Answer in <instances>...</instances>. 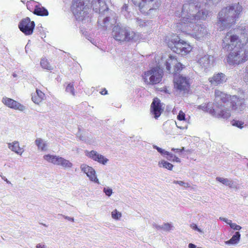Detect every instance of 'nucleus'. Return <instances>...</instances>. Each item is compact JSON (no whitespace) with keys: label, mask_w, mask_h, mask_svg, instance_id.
<instances>
[{"label":"nucleus","mask_w":248,"mask_h":248,"mask_svg":"<svg viewBox=\"0 0 248 248\" xmlns=\"http://www.w3.org/2000/svg\"><path fill=\"white\" fill-rule=\"evenodd\" d=\"M220 0H188L183 7L181 21L177 25L182 32L199 40H203L208 36L206 27L203 24H196L198 20H204L208 11L204 6L217 3Z\"/></svg>","instance_id":"f257e3e1"},{"label":"nucleus","mask_w":248,"mask_h":248,"mask_svg":"<svg viewBox=\"0 0 248 248\" xmlns=\"http://www.w3.org/2000/svg\"><path fill=\"white\" fill-rule=\"evenodd\" d=\"M90 7L99 14H102L108 10L104 0H92L91 5L90 0H74L72 11L77 20L84 21L87 19L88 21Z\"/></svg>","instance_id":"f03ea898"},{"label":"nucleus","mask_w":248,"mask_h":248,"mask_svg":"<svg viewBox=\"0 0 248 248\" xmlns=\"http://www.w3.org/2000/svg\"><path fill=\"white\" fill-rule=\"evenodd\" d=\"M242 11V7L239 3L223 8L218 13L217 26L220 30L229 27L234 23Z\"/></svg>","instance_id":"7ed1b4c3"},{"label":"nucleus","mask_w":248,"mask_h":248,"mask_svg":"<svg viewBox=\"0 0 248 248\" xmlns=\"http://www.w3.org/2000/svg\"><path fill=\"white\" fill-rule=\"evenodd\" d=\"M112 35L113 38L119 42H136L141 39V34L119 25L113 27Z\"/></svg>","instance_id":"20e7f679"},{"label":"nucleus","mask_w":248,"mask_h":248,"mask_svg":"<svg viewBox=\"0 0 248 248\" xmlns=\"http://www.w3.org/2000/svg\"><path fill=\"white\" fill-rule=\"evenodd\" d=\"M248 60V46L241 43L236 46L227 57L230 65L239 64Z\"/></svg>","instance_id":"39448f33"},{"label":"nucleus","mask_w":248,"mask_h":248,"mask_svg":"<svg viewBox=\"0 0 248 248\" xmlns=\"http://www.w3.org/2000/svg\"><path fill=\"white\" fill-rule=\"evenodd\" d=\"M168 46L173 51L182 55H185L190 52L191 46L187 42L181 40L177 35L171 37L170 40L168 43Z\"/></svg>","instance_id":"423d86ee"},{"label":"nucleus","mask_w":248,"mask_h":248,"mask_svg":"<svg viewBox=\"0 0 248 248\" xmlns=\"http://www.w3.org/2000/svg\"><path fill=\"white\" fill-rule=\"evenodd\" d=\"M163 75V70L159 65L144 72L142 75V79L146 85H155L162 80Z\"/></svg>","instance_id":"0eeeda50"},{"label":"nucleus","mask_w":248,"mask_h":248,"mask_svg":"<svg viewBox=\"0 0 248 248\" xmlns=\"http://www.w3.org/2000/svg\"><path fill=\"white\" fill-rule=\"evenodd\" d=\"M159 66L164 64L167 70L169 73H177L182 68V64L178 62L175 56L165 54L161 57L160 62H159Z\"/></svg>","instance_id":"6e6552de"},{"label":"nucleus","mask_w":248,"mask_h":248,"mask_svg":"<svg viewBox=\"0 0 248 248\" xmlns=\"http://www.w3.org/2000/svg\"><path fill=\"white\" fill-rule=\"evenodd\" d=\"M134 4L138 5L140 11L149 15L151 12L158 8L161 3L160 0H132Z\"/></svg>","instance_id":"1a4fd4ad"},{"label":"nucleus","mask_w":248,"mask_h":248,"mask_svg":"<svg viewBox=\"0 0 248 248\" xmlns=\"http://www.w3.org/2000/svg\"><path fill=\"white\" fill-rule=\"evenodd\" d=\"M198 108L206 111L213 116L223 120H227L231 116L230 111L225 109V108L222 109L218 107V110H216V108H210L209 104L200 105L198 106Z\"/></svg>","instance_id":"9d476101"},{"label":"nucleus","mask_w":248,"mask_h":248,"mask_svg":"<svg viewBox=\"0 0 248 248\" xmlns=\"http://www.w3.org/2000/svg\"><path fill=\"white\" fill-rule=\"evenodd\" d=\"M44 160L54 165L61 166L64 169H70L73 166V163L69 160L59 155L47 154L43 156Z\"/></svg>","instance_id":"9b49d317"},{"label":"nucleus","mask_w":248,"mask_h":248,"mask_svg":"<svg viewBox=\"0 0 248 248\" xmlns=\"http://www.w3.org/2000/svg\"><path fill=\"white\" fill-rule=\"evenodd\" d=\"M222 41L223 48L228 51L233 50L241 43L232 31L227 32Z\"/></svg>","instance_id":"f8f14e48"},{"label":"nucleus","mask_w":248,"mask_h":248,"mask_svg":"<svg viewBox=\"0 0 248 248\" xmlns=\"http://www.w3.org/2000/svg\"><path fill=\"white\" fill-rule=\"evenodd\" d=\"M215 96L216 110H218V107L222 109L225 108V109H228L231 111L226 106L227 105V102L230 101V98L232 96L218 90H216L215 91Z\"/></svg>","instance_id":"ddd939ff"},{"label":"nucleus","mask_w":248,"mask_h":248,"mask_svg":"<svg viewBox=\"0 0 248 248\" xmlns=\"http://www.w3.org/2000/svg\"><path fill=\"white\" fill-rule=\"evenodd\" d=\"M174 88L180 92L187 91L189 87V79L182 76H175L174 78Z\"/></svg>","instance_id":"4468645a"},{"label":"nucleus","mask_w":248,"mask_h":248,"mask_svg":"<svg viewBox=\"0 0 248 248\" xmlns=\"http://www.w3.org/2000/svg\"><path fill=\"white\" fill-rule=\"evenodd\" d=\"M230 102L232 109L238 112L243 111L247 108L245 100L244 98L233 95L230 98Z\"/></svg>","instance_id":"2eb2a0df"},{"label":"nucleus","mask_w":248,"mask_h":248,"mask_svg":"<svg viewBox=\"0 0 248 248\" xmlns=\"http://www.w3.org/2000/svg\"><path fill=\"white\" fill-rule=\"evenodd\" d=\"M34 26V22L31 21L29 17L23 19L18 25L20 30L26 35L32 33Z\"/></svg>","instance_id":"dca6fc26"},{"label":"nucleus","mask_w":248,"mask_h":248,"mask_svg":"<svg viewBox=\"0 0 248 248\" xmlns=\"http://www.w3.org/2000/svg\"><path fill=\"white\" fill-rule=\"evenodd\" d=\"M197 62L202 68L205 70L213 66L214 58L213 56L206 54H199L197 57Z\"/></svg>","instance_id":"f3484780"},{"label":"nucleus","mask_w":248,"mask_h":248,"mask_svg":"<svg viewBox=\"0 0 248 248\" xmlns=\"http://www.w3.org/2000/svg\"><path fill=\"white\" fill-rule=\"evenodd\" d=\"M81 170L85 173L89 180L98 184H100L99 181L97 177L95 170L87 164H82L80 166Z\"/></svg>","instance_id":"a211bd4d"},{"label":"nucleus","mask_w":248,"mask_h":248,"mask_svg":"<svg viewBox=\"0 0 248 248\" xmlns=\"http://www.w3.org/2000/svg\"><path fill=\"white\" fill-rule=\"evenodd\" d=\"M85 153L86 156L103 165H106L108 161V159L95 151H86Z\"/></svg>","instance_id":"6ab92c4d"},{"label":"nucleus","mask_w":248,"mask_h":248,"mask_svg":"<svg viewBox=\"0 0 248 248\" xmlns=\"http://www.w3.org/2000/svg\"><path fill=\"white\" fill-rule=\"evenodd\" d=\"M2 102L7 107L16 110L24 111L25 107L19 102L7 97L2 98Z\"/></svg>","instance_id":"aec40b11"},{"label":"nucleus","mask_w":248,"mask_h":248,"mask_svg":"<svg viewBox=\"0 0 248 248\" xmlns=\"http://www.w3.org/2000/svg\"><path fill=\"white\" fill-rule=\"evenodd\" d=\"M151 112L154 115V117L157 119L162 113L163 109L162 108L160 101L159 99L155 98L151 104Z\"/></svg>","instance_id":"412c9836"},{"label":"nucleus","mask_w":248,"mask_h":248,"mask_svg":"<svg viewBox=\"0 0 248 248\" xmlns=\"http://www.w3.org/2000/svg\"><path fill=\"white\" fill-rule=\"evenodd\" d=\"M226 76L222 73L215 74L212 78H209L211 84L214 86L223 84L226 81Z\"/></svg>","instance_id":"4be33fe9"},{"label":"nucleus","mask_w":248,"mask_h":248,"mask_svg":"<svg viewBox=\"0 0 248 248\" xmlns=\"http://www.w3.org/2000/svg\"><path fill=\"white\" fill-rule=\"evenodd\" d=\"M8 147L12 151L20 155H21L24 151L23 148L20 147L19 142L17 141L9 143L8 144Z\"/></svg>","instance_id":"5701e85b"},{"label":"nucleus","mask_w":248,"mask_h":248,"mask_svg":"<svg viewBox=\"0 0 248 248\" xmlns=\"http://www.w3.org/2000/svg\"><path fill=\"white\" fill-rule=\"evenodd\" d=\"M35 144L39 150L46 151L48 149V143L41 138H37L35 140Z\"/></svg>","instance_id":"b1692460"},{"label":"nucleus","mask_w":248,"mask_h":248,"mask_svg":"<svg viewBox=\"0 0 248 248\" xmlns=\"http://www.w3.org/2000/svg\"><path fill=\"white\" fill-rule=\"evenodd\" d=\"M45 97V94L40 90L37 89L36 93L32 96V100L35 104H39Z\"/></svg>","instance_id":"393cba45"},{"label":"nucleus","mask_w":248,"mask_h":248,"mask_svg":"<svg viewBox=\"0 0 248 248\" xmlns=\"http://www.w3.org/2000/svg\"><path fill=\"white\" fill-rule=\"evenodd\" d=\"M216 180L218 181L223 185L228 186L229 187L232 188H237L236 186L234 184L233 182L229 179L225 178L220 177H217Z\"/></svg>","instance_id":"a878e982"},{"label":"nucleus","mask_w":248,"mask_h":248,"mask_svg":"<svg viewBox=\"0 0 248 248\" xmlns=\"http://www.w3.org/2000/svg\"><path fill=\"white\" fill-rule=\"evenodd\" d=\"M34 13L41 16H46L48 15L47 10L38 3L35 6Z\"/></svg>","instance_id":"bb28decb"},{"label":"nucleus","mask_w":248,"mask_h":248,"mask_svg":"<svg viewBox=\"0 0 248 248\" xmlns=\"http://www.w3.org/2000/svg\"><path fill=\"white\" fill-rule=\"evenodd\" d=\"M240 237V232H236L232 237L229 240L225 241V243L227 245H236L239 243Z\"/></svg>","instance_id":"cd10ccee"},{"label":"nucleus","mask_w":248,"mask_h":248,"mask_svg":"<svg viewBox=\"0 0 248 248\" xmlns=\"http://www.w3.org/2000/svg\"><path fill=\"white\" fill-rule=\"evenodd\" d=\"M98 23L101 26L105 29H107L109 27V18L108 17H106L105 18H103L101 16H100L98 20Z\"/></svg>","instance_id":"c85d7f7f"},{"label":"nucleus","mask_w":248,"mask_h":248,"mask_svg":"<svg viewBox=\"0 0 248 248\" xmlns=\"http://www.w3.org/2000/svg\"><path fill=\"white\" fill-rule=\"evenodd\" d=\"M40 65L42 68L47 70H52L53 67L50 64L47 60L45 58H42L40 61Z\"/></svg>","instance_id":"c756f323"},{"label":"nucleus","mask_w":248,"mask_h":248,"mask_svg":"<svg viewBox=\"0 0 248 248\" xmlns=\"http://www.w3.org/2000/svg\"><path fill=\"white\" fill-rule=\"evenodd\" d=\"M158 165L160 168H163L169 170H172L173 168V165L167 161L161 160L158 162Z\"/></svg>","instance_id":"7c9ffc66"},{"label":"nucleus","mask_w":248,"mask_h":248,"mask_svg":"<svg viewBox=\"0 0 248 248\" xmlns=\"http://www.w3.org/2000/svg\"><path fill=\"white\" fill-rule=\"evenodd\" d=\"M136 24L137 26H139L140 28H143L147 25L148 22H145L144 20L137 18L135 19Z\"/></svg>","instance_id":"2f4dec72"},{"label":"nucleus","mask_w":248,"mask_h":248,"mask_svg":"<svg viewBox=\"0 0 248 248\" xmlns=\"http://www.w3.org/2000/svg\"><path fill=\"white\" fill-rule=\"evenodd\" d=\"M111 217L116 220H119L122 217V214L121 212L118 211L116 209L114 210L111 212Z\"/></svg>","instance_id":"473e14b6"},{"label":"nucleus","mask_w":248,"mask_h":248,"mask_svg":"<svg viewBox=\"0 0 248 248\" xmlns=\"http://www.w3.org/2000/svg\"><path fill=\"white\" fill-rule=\"evenodd\" d=\"M232 125L236 126L240 128H242L244 127V123L243 122L238 120H233L231 122Z\"/></svg>","instance_id":"72a5a7b5"},{"label":"nucleus","mask_w":248,"mask_h":248,"mask_svg":"<svg viewBox=\"0 0 248 248\" xmlns=\"http://www.w3.org/2000/svg\"><path fill=\"white\" fill-rule=\"evenodd\" d=\"M66 92L69 93L73 95H75V90L73 83H69L67 85L65 89Z\"/></svg>","instance_id":"f704fd0d"},{"label":"nucleus","mask_w":248,"mask_h":248,"mask_svg":"<svg viewBox=\"0 0 248 248\" xmlns=\"http://www.w3.org/2000/svg\"><path fill=\"white\" fill-rule=\"evenodd\" d=\"M243 78L244 81L248 84V64L245 67L243 70Z\"/></svg>","instance_id":"c9c22d12"},{"label":"nucleus","mask_w":248,"mask_h":248,"mask_svg":"<svg viewBox=\"0 0 248 248\" xmlns=\"http://www.w3.org/2000/svg\"><path fill=\"white\" fill-rule=\"evenodd\" d=\"M172 228L173 226L171 223H167L161 225V229L165 231H170Z\"/></svg>","instance_id":"e433bc0d"},{"label":"nucleus","mask_w":248,"mask_h":248,"mask_svg":"<svg viewBox=\"0 0 248 248\" xmlns=\"http://www.w3.org/2000/svg\"><path fill=\"white\" fill-rule=\"evenodd\" d=\"M153 147L154 149H156L160 154H161L162 155H165L166 154H168V152L167 151H165V150L157 146L156 145H154L153 146Z\"/></svg>","instance_id":"4c0bfd02"},{"label":"nucleus","mask_w":248,"mask_h":248,"mask_svg":"<svg viewBox=\"0 0 248 248\" xmlns=\"http://www.w3.org/2000/svg\"><path fill=\"white\" fill-rule=\"evenodd\" d=\"M173 183L174 184H178L180 186H182L184 187H188L190 186L189 184H188L187 182H184V181H174Z\"/></svg>","instance_id":"58836bf2"},{"label":"nucleus","mask_w":248,"mask_h":248,"mask_svg":"<svg viewBox=\"0 0 248 248\" xmlns=\"http://www.w3.org/2000/svg\"><path fill=\"white\" fill-rule=\"evenodd\" d=\"M229 225H230V227L232 229H233L234 230L239 231L242 229V227L236 224V223H232V221H231L230 223L229 224Z\"/></svg>","instance_id":"ea45409f"},{"label":"nucleus","mask_w":248,"mask_h":248,"mask_svg":"<svg viewBox=\"0 0 248 248\" xmlns=\"http://www.w3.org/2000/svg\"><path fill=\"white\" fill-rule=\"evenodd\" d=\"M103 192L108 197L110 196L112 194V189L109 187H104L103 189Z\"/></svg>","instance_id":"a19ab883"},{"label":"nucleus","mask_w":248,"mask_h":248,"mask_svg":"<svg viewBox=\"0 0 248 248\" xmlns=\"http://www.w3.org/2000/svg\"><path fill=\"white\" fill-rule=\"evenodd\" d=\"M177 119L179 121H185V113L180 111L179 113V114L177 116Z\"/></svg>","instance_id":"79ce46f5"},{"label":"nucleus","mask_w":248,"mask_h":248,"mask_svg":"<svg viewBox=\"0 0 248 248\" xmlns=\"http://www.w3.org/2000/svg\"><path fill=\"white\" fill-rule=\"evenodd\" d=\"M122 11L123 14L124 15V16L128 18L127 16L126 15V13L128 12V6L125 4L124 5L122 8Z\"/></svg>","instance_id":"37998d69"},{"label":"nucleus","mask_w":248,"mask_h":248,"mask_svg":"<svg viewBox=\"0 0 248 248\" xmlns=\"http://www.w3.org/2000/svg\"><path fill=\"white\" fill-rule=\"evenodd\" d=\"M190 227H191L192 229H193V230H195L197 231H198V232H199L203 233V232L202 231V230L201 229L199 228L198 227V226H197V225H196V224H194V223L191 224L190 225Z\"/></svg>","instance_id":"c03bdc74"},{"label":"nucleus","mask_w":248,"mask_h":248,"mask_svg":"<svg viewBox=\"0 0 248 248\" xmlns=\"http://www.w3.org/2000/svg\"><path fill=\"white\" fill-rule=\"evenodd\" d=\"M166 155H167V157H166V158L168 160L171 161L172 160V158H174V156H175V155H173V154H172L171 153H170L169 152H168V154H166Z\"/></svg>","instance_id":"a18cd8bd"},{"label":"nucleus","mask_w":248,"mask_h":248,"mask_svg":"<svg viewBox=\"0 0 248 248\" xmlns=\"http://www.w3.org/2000/svg\"><path fill=\"white\" fill-rule=\"evenodd\" d=\"M219 219L225 222V223H226L227 224L229 225V224L230 223L231 221H232L231 220H229L226 218H225V217H219Z\"/></svg>","instance_id":"49530a36"},{"label":"nucleus","mask_w":248,"mask_h":248,"mask_svg":"<svg viewBox=\"0 0 248 248\" xmlns=\"http://www.w3.org/2000/svg\"><path fill=\"white\" fill-rule=\"evenodd\" d=\"M171 161L172 162H176L177 163H180L181 162V160L179 158H178V157H177L176 155L175 156H174V158H172V160H171Z\"/></svg>","instance_id":"de8ad7c7"},{"label":"nucleus","mask_w":248,"mask_h":248,"mask_svg":"<svg viewBox=\"0 0 248 248\" xmlns=\"http://www.w3.org/2000/svg\"><path fill=\"white\" fill-rule=\"evenodd\" d=\"M175 124H176V125L177 126V127L180 129H186L187 128V126H179V124L178 123H177V122H175Z\"/></svg>","instance_id":"09e8293b"},{"label":"nucleus","mask_w":248,"mask_h":248,"mask_svg":"<svg viewBox=\"0 0 248 248\" xmlns=\"http://www.w3.org/2000/svg\"><path fill=\"white\" fill-rule=\"evenodd\" d=\"M63 217L66 219H67L69 221H71L72 222H74V219L73 217H68V216H63Z\"/></svg>","instance_id":"8fccbe9b"},{"label":"nucleus","mask_w":248,"mask_h":248,"mask_svg":"<svg viewBox=\"0 0 248 248\" xmlns=\"http://www.w3.org/2000/svg\"><path fill=\"white\" fill-rule=\"evenodd\" d=\"M36 248H46V247L45 245L38 244L36 246Z\"/></svg>","instance_id":"3c124183"},{"label":"nucleus","mask_w":248,"mask_h":248,"mask_svg":"<svg viewBox=\"0 0 248 248\" xmlns=\"http://www.w3.org/2000/svg\"><path fill=\"white\" fill-rule=\"evenodd\" d=\"M153 226L157 230L161 229V225H158L155 224L153 225Z\"/></svg>","instance_id":"603ef678"},{"label":"nucleus","mask_w":248,"mask_h":248,"mask_svg":"<svg viewBox=\"0 0 248 248\" xmlns=\"http://www.w3.org/2000/svg\"><path fill=\"white\" fill-rule=\"evenodd\" d=\"M188 248H196V246L194 244H192V243H190L188 245Z\"/></svg>","instance_id":"864d4df0"},{"label":"nucleus","mask_w":248,"mask_h":248,"mask_svg":"<svg viewBox=\"0 0 248 248\" xmlns=\"http://www.w3.org/2000/svg\"><path fill=\"white\" fill-rule=\"evenodd\" d=\"M171 150L174 151L175 153H180V150H179V149H176V148H172L171 149Z\"/></svg>","instance_id":"5fc2aeb1"},{"label":"nucleus","mask_w":248,"mask_h":248,"mask_svg":"<svg viewBox=\"0 0 248 248\" xmlns=\"http://www.w3.org/2000/svg\"><path fill=\"white\" fill-rule=\"evenodd\" d=\"M2 179L3 180H4L7 183H8V184L11 183L9 181H8L5 177H4V176L2 177Z\"/></svg>","instance_id":"6e6d98bb"},{"label":"nucleus","mask_w":248,"mask_h":248,"mask_svg":"<svg viewBox=\"0 0 248 248\" xmlns=\"http://www.w3.org/2000/svg\"><path fill=\"white\" fill-rule=\"evenodd\" d=\"M100 93L102 94H107V91L106 90V89H104L103 91H102V92H100Z\"/></svg>","instance_id":"4d7b16f0"},{"label":"nucleus","mask_w":248,"mask_h":248,"mask_svg":"<svg viewBox=\"0 0 248 248\" xmlns=\"http://www.w3.org/2000/svg\"><path fill=\"white\" fill-rule=\"evenodd\" d=\"M179 150H180V153L182 152H183V151H184L185 150V148L184 147H182V149H179Z\"/></svg>","instance_id":"13d9d810"},{"label":"nucleus","mask_w":248,"mask_h":248,"mask_svg":"<svg viewBox=\"0 0 248 248\" xmlns=\"http://www.w3.org/2000/svg\"><path fill=\"white\" fill-rule=\"evenodd\" d=\"M13 76L14 77L16 78V77H17V75H16V74L14 73V74H13Z\"/></svg>","instance_id":"bf43d9fd"}]
</instances>
